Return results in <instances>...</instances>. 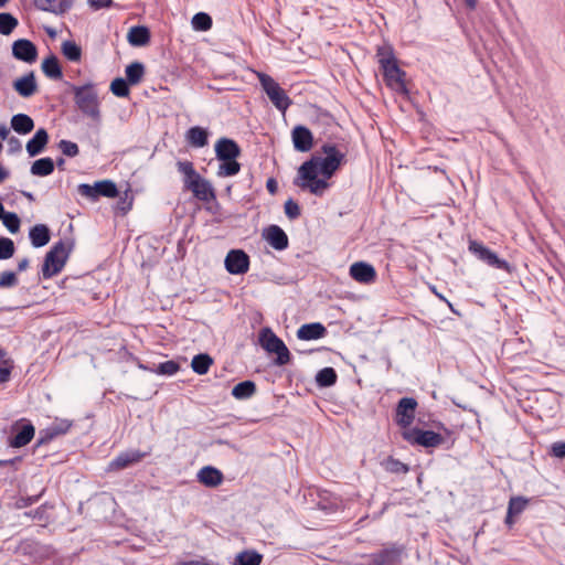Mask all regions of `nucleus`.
Here are the masks:
<instances>
[{
    "label": "nucleus",
    "instance_id": "obj_1",
    "mask_svg": "<svg viewBox=\"0 0 565 565\" xmlns=\"http://www.w3.org/2000/svg\"><path fill=\"white\" fill-rule=\"evenodd\" d=\"M319 153L312 154L305 161L297 172L294 184L311 194L322 196L329 189L328 180L333 177L335 171L345 160V154L341 152L333 143H323Z\"/></svg>",
    "mask_w": 565,
    "mask_h": 565
},
{
    "label": "nucleus",
    "instance_id": "obj_2",
    "mask_svg": "<svg viewBox=\"0 0 565 565\" xmlns=\"http://www.w3.org/2000/svg\"><path fill=\"white\" fill-rule=\"evenodd\" d=\"M77 108L93 120L100 119L98 95L93 83L72 87Z\"/></svg>",
    "mask_w": 565,
    "mask_h": 565
},
{
    "label": "nucleus",
    "instance_id": "obj_3",
    "mask_svg": "<svg viewBox=\"0 0 565 565\" xmlns=\"http://www.w3.org/2000/svg\"><path fill=\"white\" fill-rule=\"evenodd\" d=\"M14 553L17 555L25 556L32 562H43L51 559L55 551L51 545L26 539L15 546Z\"/></svg>",
    "mask_w": 565,
    "mask_h": 565
},
{
    "label": "nucleus",
    "instance_id": "obj_4",
    "mask_svg": "<svg viewBox=\"0 0 565 565\" xmlns=\"http://www.w3.org/2000/svg\"><path fill=\"white\" fill-rule=\"evenodd\" d=\"M258 78L264 92L270 102L278 110L285 113L292 103L286 92L279 86L277 82H275L271 76L267 74L259 73Z\"/></svg>",
    "mask_w": 565,
    "mask_h": 565
},
{
    "label": "nucleus",
    "instance_id": "obj_5",
    "mask_svg": "<svg viewBox=\"0 0 565 565\" xmlns=\"http://www.w3.org/2000/svg\"><path fill=\"white\" fill-rule=\"evenodd\" d=\"M385 63L384 67H382L383 78L387 87L401 95H407L408 89L405 84L406 73L403 71L397 62L390 63L387 60L383 61Z\"/></svg>",
    "mask_w": 565,
    "mask_h": 565
},
{
    "label": "nucleus",
    "instance_id": "obj_6",
    "mask_svg": "<svg viewBox=\"0 0 565 565\" xmlns=\"http://www.w3.org/2000/svg\"><path fill=\"white\" fill-rule=\"evenodd\" d=\"M468 249L479 260L486 263L490 267L511 273V265L507 260L499 258L494 252L484 246L481 242L471 239L469 242Z\"/></svg>",
    "mask_w": 565,
    "mask_h": 565
},
{
    "label": "nucleus",
    "instance_id": "obj_7",
    "mask_svg": "<svg viewBox=\"0 0 565 565\" xmlns=\"http://www.w3.org/2000/svg\"><path fill=\"white\" fill-rule=\"evenodd\" d=\"M403 438L412 445H418L425 448H435L445 441V438L440 434L433 430H423L417 427L405 430Z\"/></svg>",
    "mask_w": 565,
    "mask_h": 565
},
{
    "label": "nucleus",
    "instance_id": "obj_8",
    "mask_svg": "<svg viewBox=\"0 0 565 565\" xmlns=\"http://www.w3.org/2000/svg\"><path fill=\"white\" fill-rule=\"evenodd\" d=\"M77 191L82 196L88 198L93 201L99 196L115 198L118 194V189L115 182L110 180L97 181L93 185L81 183Z\"/></svg>",
    "mask_w": 565,
    "mask_h": 565
},
{
    "label": "nucleus",
    "instance_id": "obj_9",
    "mask_svg": "<svg viewBox=\"0 0 565 565\" xmlns=\"http://www.w3.org/2000/svg\"><path fill=\"white\" fill-rule=\"evenodd\" d=\"M406 556L405 546L402 544H388L380 552L373 554V565H394L402 563Z\"/></svg>",
    "mask_w": 565,
    "mask_h": 565
},
{
    "label": "nucleus",
    "instance_id": "obj_10",
    "mask_svg": "<svg viewBox=\"0 0 565 565\" xmlns=\"http://www.w3.org/2000/svg\"><path fill=\"white\" fill-rule=\"evenodd\" d=\"M417 401L413 397H403L395 409V422L402 428H408L415 418Z\"/></svg>",
    "mask_w": 565,
    "mask_h": 565
},
{
    "label": "nucleus",
    "instance_id": "obj_11",
    "mask_svg": "<svg viewBox=\"0 0 565 565\" xmlns=\"http://www.w3.org/2000/svg\"><path fill=\"white\" fill-rule=\"evenodd\" d=\"M225 268L232 275H242L249 269V257L242 249H232L225 257Z\"/></svg>",
    "mask_w": 565,
    "mask_h": 565
},
{
    "label": "nucleus",
    "instance_id": "obj_12",
    "mask_svg": "<svg viewBox=\"0 0 565 565\" xmlns=\"http://www.w3.org/2000/svg\"><path fill=\"white\" fill-rule=\"evenodd\" d=\"M151 454V449L140 451L137 449H129L121 451L109 462V470H120L129 466L140 462L145 457Z\"/></svg>",
    "mask_w": 565,
    "mask_h": 565
},
{
    "label": "nucleus",
    "instance_id": "obj_13",
    "mask_svg": "<svg viewBox=\"0 0 565 565\" xmlns=\"http://www.w3.org/2000/svg\"><path fill=\"white\" fill-rule=\"evenodd\" d=\"M12 55L19 61L31 64L36 61L38 49L30 40L19 39L12 44Z\"/></svg>",
    "mask_w": 565,
    "mask_h": 565
},
{
    "label": "nucleus",
    "instance_id": "obj_14",
    "mask_svg": "<svg viewBox=\"0 0 565 565\" xmlns=\"http://www.w3.org/2000/svg\"><path fill=\"white\" fill-rule=\"evenodd\" d=\"M215 156L218 161L237 159L241 156V148L235 140L223 137L215 143Z\"/></svg>",
    "mask_w": 565,
    "mask_h": 565
},
{
    "label": "nucleus",
    "instance_id": "obj_15",
    "mask_svg": "<svg viewBox=\"0 0 565 565\" xmlns=\"http://www.w3.org/2000/svg\"><path fill=\"white\" fill-rule=\"evenodd\" d=\"M291 140L294 148L299 152H307L313 146V136L309 128L302 125L294 127L291 130Z\"/></svg>",
    "mask_w": 565,
    "mask_h": 565
},
{
    "label": "nucleus",
    "instance_id": "obj_16",
    "mask_svg": "<svg viewBox=\"0 0 565 565\" xmlns=\"http://www.w3.org/2000/svg\"><path fill=\"white\" fill-rule=\"evenodd\" d=\"M57 250L58 249L56 247H51L45 255L44 263L42 265V276L44 279H50L61 273L67 262V259H57L55 257Z\"/></svg>",
    "mask_w": 565,
    "mask_h": 565
},
{
    "label": "nucleus",
    "instance_id": "obj_17",
    "mask_svg": "<svg viewBox=\"0 0 565 565\" xmlns=\"http://www.w3.org/2000/svg\"><path fill=\"white\" fill-rule=\"evenodd\" d=\"M350 276L358 282L371 284L376 279V271L371 264L356 262L350 267Z\"/></svg>",
    "mask_w": 565,
    "mask_h": 565
},
{
    "label": "nucleus",
    "instance_id": "obj_18",
    "mask_svg": "<svg viewBox=\"0 0 565 565\" xmlns=\"http://www.w3.org/2000/svg\"><path fill=\"white\" fill-rule=\"evenodd\" d=\"M75 0H34L35 7L55 15H64L74 6Z\"/></svg>",
    "mask_w": 565,
    "mask_h": 565
},
{
    "label": "nucleus",
    "instance_id": "obj_19",
    "mask_svg": "<svg viewBox=\"0 0 565 565\" xmlns=\"http://www.w3.org/2000/svg\"><path fill=\"white\" fill-rule=\"evenodd\" d=\"M264 238L276 250H284L288 247L289 239L285 231L278 225H270L263 233Z\"/></svg>",
    "mask_w": 565,
    "mask_h": 565
},
{
    "label": "nucleus",
    "instance_id": "obj_20",
    "mask_svg": "<svg viewBox=\"0 0 565 565\" xmlns=\"http://www.w3.org/2000/svg\"><path fill=\"white\" fill-rule=\"evenodd\" d=\"M198 481L205 487L214 488L223 482V473L215 467L205 466L198 472Z\"/></svg>",
    "mask_w": 565,
    "mask_h": 565
},
{
    "label": "nucleus",
    "instance_id": "obj_21",
    "mask_svg": "<svg viewBox=\"0 0 565 565\" xmlns=\"http://www.w3.org/2000/svg\"><path fill=\"white\" fill-rule=\"evenodd\" d=\"M49 142V134L44 128L35 131L34 136L26 142L25 149L30 157L40 154Z\"/></svg>",
    "mask_w": 565,
    "mask_h": 565
},
{
    "label": "nucleus",
    "instance_id": "obj_22",
    "mask_svg": "<svg viewBox=\"0 0 565 565\" xmlns=\"http://www.w3.org/2000/svg\"><path fill=\"white\" fill-rule=\"evenodd\" d=\"M327 333L326 327L320 322L302 324L297 331V338L300 340H318Z\"/></svg>",
    "mask_w": 565,
    "mask_h": 565
},
{
    "label": "nucleus",
    "instance_id": "obj_23",
    "mask_svg": "<svg viewBox=\"0 0 565 565\" xmlns=\"http://www.w3.org/2000/svg\"><path fill=\"white\" fill-rule=\"evenodd\" d=\"M13 87L22 97L26 98L32 96L38 88L34 73L30 72L24 76L15 79L13 83Z\"/></svg>",
    "mask_w": 565,
    "mask_h": 565
},
{
    "label": "nucleus",
    "instance_id": "obj_24",
    "mask_svg": "<svg viewBox=\"0 0 565 565\" xmlns=\"http://www.w3.org/2000/svg\"><path fill=\"white\" fill-rule=\"evenodd\" d=\"M190 190L200 201L210 202L215 199V192L212 184L203 178H201L199 181H193L192 188H190Z\"/></svg>",
    "mask_w": 565,
    "mask_h": 565
},
{
    "label": "nucleus",
    "instance_id": "obj_25",
    "mask_svg": "<svg viewBox=\"0 0 565 565\" xmlns=\"http://www.w3.org/2000/svg\"><path fill=\"white\" fill-rule=\"evenodd\" d=\"M35 428L30 423H24L18 433L10 439V446L20 448L28 445L34 437Z\"/></svg>",
    "mask_w": 565,
    "mask_h": 565
},
{
    "label": "nucleus",
    "instance_id": "obj_26",
    "mask_svg": "<svg viewBox=\"0 0 565 565\" xmlns=\"http://www.w3.org/2000/svg\"><path fill=\"white\" fill-rule=\"evenodd\" d=\"M259 343L269 353H275L284 343L270 328H264L259 332Z\"/></svg>",
    "mask_w": 565,
    "mask_h": 565
},
{
    "label": "nucleus",
    "instance_id": "obj_27",
    "mask_svg": "<svg viewBox=\"0 0 565 565\" xmlns=\"http://www.w3.org/2000/svg\"><path fill=\"white\" fill-rule=\"evenodd\" d=\"M186 141L194 148H203L209 142V131L206 128L194 126L186 131Z\"/></svg>",
    "mask_w": 565,
    "mask_h": 565
},
{
    "label": "nucleus",
    "instance_id": "obj_28",
    "mask_svg": "<svg viewBox=\"0 0 565 565\" xmlns=\"http://www.w3.org/2000/svg\"><path fill=\"white\" fill-rule=\"evenodd\" d=\"M127 40L132 46H143L150 41V31L145 25L132 26L128 32Z\"/></svg>",
    "mask_w": 565,
    "mask_h": 565
},
{
    "label": "nucleus",
    "instance_id": "obj_29",
    "mask_svg": "<svg viewBox=\"0 0 565 565\" xmlns=\"http://www.w3.org/2000/svg\"><path fill=\"white\" fill-rule=\"evenodd\" d=\"M29 237L35 248L43 247L50 242V230L44 224L34 225L29 232Z\"/></svg>",
    "mask_w": 565,
    "mask_h": 565
},
{
    "label": "nucleus",
    "instance_id": "obj_30",
    "mask_svg": "<svg viewBox=\"0 0 565 565\" xmlns=\"http://www.w3.org/2000/svg\"><path fill=\"white\" fill-rule=\"evenodd\" d=\"M41 67L45 76L51 79H61L63 77V72L58 58L54 54H51L44 58Z\"/></svg>",
    "mask_w": 565,
    "mask_h": 565
},
{
    "label": "nucleus",
    "instance_id": "obj_31",
    "mask_svg": "<svg viewBox=\"0 0 565 565\" xmlns=\"http://www.w3.org/2000/svg\"><path fill=\"white\" fill-rule=\"evenodd\" d=\"M11 128L20 135H26L33 130L34 121L26 114H17L11 118Z\"/></svg>",
    "mask_w": 565,
    "mask_h": 565
},
{
    "label": "nucleus",
    "instance_id": "obj_32",
    "mask_svg": "<svg viewBox=\"0 0 565 565\" xmlns=\"http://www.w3.org/2000/svg\"><path fill=\"white\" fill-rule=\"evenodd\" d=\"M256 393V384L250 380H246L236 384L232 390V395L236 399L243 401L250 398Z\"/></svg>",
    "mask_w": 565,
    "mask_h": 565
},
{
    "label": "nucleus",
    "instance_id": "obj_33",
    "mask_svg": "<svg viewBox=\"0 0 565 565\" xmlns=\"http://www.w3.org/2000/svg\"><path fill=\"white\" fill-rule=\"evenodd\" d=\"M54 161L50 157L41 158L35 160L30 169L31 174L36 177H46L53 173Z\"/></svg>",
    "mask_w": 565,
    "mask_h": 565
},
{
    "label": "nucleus",
    "instance_id": "obj_34",
    "mask_svg": "<svg viewBox=\"0 0 565 565\" xmlns=\"http://www.w3.org/2000/svg\"><path fill=\"white\" fill-rule=\"evenodd\" d=\"M338 381V374L331 366H326L316 374V383L319 387L333 386Z\"/></svg>",
    "mask_w": 565,
    "mask_h": 565
},
{
    "label": "nucleus",
    "instance_id": "obj_35",
    "mask_svg": "<svg viewBox=\"0 0 565 565\" xmlns=\"http://www.w3.org/2000/svg\"><path fill=\"white\" fill-rule=\"evenodd\" d=\"M263 555L255 550H246L238 553L232 565H260Z\"/></svg>",
    "mask_w": 565,
    "mask_h": 565
},
{
    "label": "nucleus",
    "instance_id": "obj_36",
    "mask_svg": "<svg viewBox=\"0 0 565 565\" xmlns=\"http://www.w3.org/2000/svg\"><path fill=\"white\" fill-rule=\"evenodd\" d=\"M126 79L130 85H137L141 82L145 75V66L140 62H132L126 70Z\"/></svg>",
    "mask_w": 565,
    "mask_h": 565
},
{
    "label": "nucleus",
    "instance_id": "obj_37",
    "mask_svg": "<svg viewBox=\"0 0 565 565\" xmlns=\"http://www.w3.org/2000/svg\"><path fill=\"white\" fill-rule=\"evenodd\" d=\"M212 363L213 359L209 354L200 353L192 359L191 367L196 374L204 375L209 372Z\"/></svg>",
    "mask_w": 565,
    "mask_h": 565
},
{
    "label": "nucleus",
    "instance_id": "obj_38",
    "mask_svg": "<svg viewBox=\"0 0 565 565\" xmlns=\"http://www.w3.org/2000/svg\"><path fill=\"white\" fill-rule=\"evenodd\" d=\"M62 54L71 62H79L82 47L73 40H66L61 45Z\"/></svg>",
    "mask_w": 565,
    "mask_h": 565
},
{
    "label": "nucleus",
    "instance_id": "obj_39",
    "mask_svg": "<svg viewBox=\"0 0 565 565\" xmlns=\"http://www.w3.org/2000/svg\"><path fill=\"white\" fill-rule=\"evenodd\" d=\"M141 369L148 370V367L140 364ZM180 370V364L177 361L169 360L162 363H159L156 367L149 369V371L159 374V375H166L171 376L178 373Z\"/></svg>",
    "mask_w": 565,
    "mask_h": 565
},
{
    "label": "nucleus",
    "instance_id": "obj_40",
    "mask_svg": "<svg viewBox=\"0 0 565 565\" xmlns=\"http://www.w3.org/2000/svg\"><path fill=\"white\" fill-rule=\"evenodd\" d=\"M19 21L11 13H0V33L2 35H9L18 26Z\"/></svg>",
    "mask_w": 565,
    "mask_h": 565
},
{
    "label": "nucleus",
    "instance_id": "obj_41",
    "mask_svg": "<svg viewBox=\"0 0 565 565\" xmlns=\"http://www.w3.org/2000/svg\"><path fill=\"white\" fill-rule=\"evenodd\" d=\"M241 170V164L237 159L221 161L217 170V175L221 178L236 175Z\"/></svg>",
    "mask_w": 565,
    "mask_h": 565
},
{
    "label": "nucleus",
    "instance_id": "obj_42",
    "mask_svg": "<svg viewBox=\"0 0 565 565\" xmlns=\"http://www.w3.org/2000/svg\"><path fill=\"white\" fill-rule=\"evenodd\" d=\"M529 502H530V499H527L525 497H522V495L512 497L508 503L509 514H514L515 516L520 515L525 510Z\"/></svg>",
    "mask_w": 565,
    "mask_h": 565
},
{
    "label": "nucleus",
    "instance_id": "obj_43",
    "mask_svg": "<svg viewBox=\"0 0 565 565\" xmlns=\"http://www.w3.org/2000/svg\"><path fill=\"white\" fill-rule=\"evenodd\" d=\"M192 26L196 31H207L212 26V18L205 12H198L192 18Z\"/></svg>",
    "mask_w": 565,
    "mask_h": 565
},
{
    "label": "nucleus",
    "instance_id": "obj_44",
    "mask_svg": "<svg viewBox=\"0 0 565 565\" xmlns=\"http://www.w3.org/2000/svg\"><path fill=\"white\" fill-rule=\"evenodd\" d=\"M129 85L126 78L117 77L110 84V92L117 97H127L129 95Z\"/></svg>",
    "mask_w": 565,
    "mask_h": 565
},
{
    "label": "nucleus",
    "instance_id": "obj_45",
    "mask_svg": "<svg viewBox=\"0 0 565 565\" xmlns=\"http://www.w3.org/2000/svg\"><path fill=\"white\" fill-rule=\"evenodd\" d=\"M0 220H2L3 225L8 228L10 233L15 234L19 232L20 218L15 213L6 212Z\"/></svg>",
    "mask_w": 565,
    "mask_h": 565
},
{
    "label": "nucleus",
    "instance_id": "obj_46",
    "mask_svg": "<svg viewBox=\"0 0 565 565\" xmlns=\"http://www.w3.org/2000/svg\"><path fill=\"white\" fill-rule=\"evenodd\" d=\"M385 470L392 473L402 475L408 472L409 468L404 462L390 457L384 463Z\"/></svg>",
    "mask_w": 565,
    "mask_h": 565
},
{
    "label": "nucleus",
    "instance_id": "obj_47",
    "mask_svg": "<svg viewBox=\"0 0 565 565\" xmlns=\"http://www.w3.org/2000/svg\"><path fill=\"white\" fill-rule=\"evenodd\" d=\"M52 247H56L58 249L57 253L55 254V257L57 259H61V258L68 259V256L73 249V242L70 239H67V241L60 239Z\"/></svg>",
    "mask_w": 565,
    "mask_h": 565
},
{
    "label": "nucleus",
    "instance_id": "obj_48",
    "mask_svg": "<svg viewBox=\"0 0 565 565\" xmlns=\"http://www.w3.org/2000/svg\"><path fill=\"white\" fill-rule=\"evenodd\" d=\"M14 254V243L11 238L0 237V259H9Z\"/></svg>",
    "mask_w": 565,
    "mask_h": 565
},
{
    "label": "nucleus",
    "instance_id": "obj_49",
    "mask_svg": "<svg viewBox=\"0 0 565 565\" xmlns=\"http://www.w3.org/2000/svg\"><path fill=\"white\" fill-rule=\"evenodd\" d=\"M376 56L379 60V64L382 67H384L385 63L384 60H387L390 63L397 62L393 49L391 46H380L376 51Z\"/></svg>",
    "mask_w": 565,
    "mask_h": 565
},
{
    "label": "nucleus",
    "instance_id": "obj_50",
    "mask_svg": "<svg viewBox=\"0 0 565 565\" xmlns=\"http://www.w3.org/2000/svg\"><path fill=\"white\" fill-rule=\"evenodd\" d=\"M57 146L64 156L71 158L76 157L79 152L78 146L70 140L62 139Z\"/></svg>",
    "mask_w": 565,
    "mask_h": 565
},
{
    "label": "nucleus",
    "instance_id": "obj_51",
    "mask_svg": "<svg viewBox=\"0 0 565 565\" xmlns=\"http://www.w3.org/2000/svg\"><path fill=\"white\" fill-rule=\"evenodd\" d=\"M285 214L289 220H296L300 216V206L299 204L294 201L292 199H289L285 202Z\"/></svg>",
    "mask_w": 565,
    "mask_h": 565
},
{
    "label": "nucleus",
    "instance_id": "obj_52",
    "mask_svg": "<svg viewBox=\"0 0 565 565\" xmlns=\"http://www.w3.org/2000/svg\"><path fill=\"white\" fill-rule=\"evenodd\" d=\"M18 285L15 273L7 270L0 275V288H12Z\"/></svg>",
    "mask_w": 565,
    "mask_h": 565
},
{
    "label": "nucleus",
    "instance_id": "obj_53",
    "mask_svg": "<svg viewBox=\"0 0 565 565\" xmlns=\"http://www.w3.org/2000/svg\"><path fill=\"white\" fill-rule=\"evenodd\" d=\"M57 436L55 435V433L53 431L52 427L49 426L44 429H41L39 431V437H38V440H36V444L35 446L36 447H40L42 445H46L49 444L50 441H52L53 439H55Z\"/></svg>",
    "mask_w": 565,
    "mask_h": 565
},
{
    "label": "nucleus",
    "instance_id": "obj_54",
    "mask_svg": "<svg viewBox=\"0 0 565 565\" xmlns=\"http://www.w3.org/2000/svg\"><path fill=\"white\" fill-rule=\"evenodd\" d=\"M50 426L52 427L55 435L58 437L65 435L70 430V428L72 427V422L67 419H60L53 422Z\"/></svg>",
    "mask_w": 565,
    "mask_h": 565
},
{
    "label": "nucleus",
    "instance_id": "obj_55",
    "mask_svg": "<svg viewBox=\"0 0 565 565\" xmlns=\"http://www.w3.org/2000/svg\"><path fill=\"white\" fill-rule=\"evenodd\" d=\"M47 507V503H44L33 511L25 512L24 515L38 521L46 522L49 520V515L46 514Z\"/></svg>",
    "mask_w": 565,
    "mask_h": 565
},
{
    "label": "nucleus",
    "instance_id": "obj_56",
    "mask_svg": "<svg viewBox=\"0 0 565 565\" xmlns=\"http://www.w3.org/2000/svg\"><path fill=\"white\" fill-rule=\"evenodd\" d=\"M277 355L275 363L279 366L286 365L290 362V352L285 343L275 352Z\"/></svg>",
    "mask_w": 565,
    "mask_h": 565
},
{
    "label": "nucleus",
    "instance_id": "obj_57",
    "mask_svg": "<svg viewBox=\"0 0 565 565\" xmlns=\"http://www.w3.org/2000/svg\"><path fill=\"white\" fill-rule=\"evenodd\" d=\"M551 455L556 458H565V441H556L551 446Z\"/></svg>",
    "mask_w": 565,
    "mask_h": 565
},
{
    "label": "nucleus",
    "instance_id": "obj_58",
    "mask_svg": "<svg viewBox=\"0 0 565 565\" xmlns=\"http://www.w3.org/2000/svg\"><path fill=\"white\" fill-rule=\"evenodd\" d=\"M177 168L183 175L193 174V163L191 161H178Z\"/></svg>",
    "mask_w": 565,
    "mask_h": 565
},
{
    "label": "nucleus",
    "instance_id": "obj_59",
    "mask_svg": "<svg viewBox=\"0 0 565 565\" xmlns=\"http://www.w3.org/2000/svg\"><path fill=\"white\" fill-rule=\"evenodd\" d=\"M41 494H38V495H28V497H22L18 500V507L19 508H25V507H29L35 502L39 501Z\"/></svg>",
    "mask_w": 565,
    "mask_h": 565
},
{
    "label": "nucleus",
    "instance_id": "obj_60",
    "mask_svg": "<svg viewBox=\"0 0 565 565\" xmlns=\"http://www.w3.org/2000/svg\"><path fill=\"white\" fill-rule=\"evenodd\" d=\"M90 8L94 10H99L104 8H109L113 3V0H87Z\"/></svg>",
    "mask_w": 565,
    "mask_h": 565
},
{
    "label": "nucleus",
    "instance_id": "obj_61",
    "mask_svg": "<svg viewBox=\"0 0 565 565\" xmlns=\"http://www.w3.org/2000/svg\"><path fill=\"white\" fill-rule=\"evenodd\" d=\"M8 145L10 153L20 152L22 150L21 141L17 137H10L8 139Z\"/></svg>",
    "mask_w": 565,
    "mask_h": 565
},
{
    "label": "nucleus",
    "instance_id": "obj_62",
    "mask_svg": "<svg viewBox=\"0 0 565 565\" xmlns=\"http://www.w3.org/2000/svg\"><path fill=\"white\" fill-rule=\"evenodd\" d=\"M202 177L193 169V174L184 175V185L190 190L193 181H199Z\"/></svg>",
    "mask_w": 565,
    "mask_h": 565
},
{
    "label": "nucleus",
    "instance_id": "obj_63",
    "mask_svg": "<svg viewBox=\"0 0 565 565\" xmlns=\"http://www.w3.org/2000/svg\"><path fill=\"white\" fill-rule=\"evenodd\" d=\"M21 461V457H14L10 459H0V467H14Z\"/></svg>",
    "mask_w": 565,
    "mask_h": 565
},
{
    "label": "nucleus",
    "instance_id": "obj_64",
    "mask_svg": "<svg viewBox=\"0 0 565 565\" xmlns=\"http://www.w3.org/2000/svg\"><path fill=\"white\" fill-rule=\"evenodd\" d=\"M266 188L270 194H275L278 190V183L274 178H269L266 182Z\"/></svg>",
    "mask_w": 565,
    "mask_h": 565
}]
</instances>
